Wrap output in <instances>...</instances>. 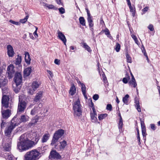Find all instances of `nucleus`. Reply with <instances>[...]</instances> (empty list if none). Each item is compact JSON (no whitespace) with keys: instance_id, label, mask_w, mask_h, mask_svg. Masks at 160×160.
I'll return each mask as SVG.
<instances>
[{"instance_id":"nucleus-1","label":"nucleus","mask_w":160,"mask_h":160,"mask_svg":"<svg viewBox=\"0 0 160 160\" xmlns=\"http://www.w3.org/2000/svg\"><path fill=\"white\" fill-rule=\"evenodd\" d=\"M44 148V147H39L27 152L24 155V160H38L45 152Z\"/></svg>"},{"instance_id":"nucleus-2","label":"nucleus","mask_w":160,"mask_h":160,"mask_svg":"<svg viewBox=\"0 0 160 160\" xmlns=\"http://www.w3.org/2000/svg\"><path fill=\"white\" fill-rule=\"evenodd\" d=\"M17 147L20 152L26 150L32 147L29 138H27L26 134L22 135L20 137V142L18 143Z\"/></svg>"},{"instance_id":"nucleus-3","label":"nucleus","mask_w":160,"mask_h":160,"mask_svg":"<svg viewBox=\"0 0 160 160\" xmlns=\"http://www.w3.org/2000/svg\"><path fill=\"white\" fill-rule=\"evenodd\" d=\"M22 76L20 73H15L14 79L15 83L13 84L12 87L13 90L16 93L18 92L21 89V86L20 84L22 82Z\"/></svg>"},{"instance_id":"nucleus-4","label":"nucleus","mask_w":160,"mask_h":160,"mask_svg":"<svg viewBox=\"0 0 160 160\" xmlns=\"http://www.w3.org/2000/svg\"><path fill=\"white\" fill-rule=\"evenodd\" d=\"M27 137L30 140V143L32 144V146L37 144L40 138V134L38 132H31L29 133H26Z\"/></svg>"},{"instance_id":"nucleus-5","label":"nucleus","mask_w":160,"mask_h":160,"mask_svg":"<svg viewBox=\"0 0 160 160\" xmlns=\"http://www.w3.org/2000/svg\"><path fill=\"white\" fill-rule=\"evenodd\" d=\"M64 133V130L62 129H59L56 131L54 133L52 139V140L51 145H55L56 148H58L57 146L55 145L56 143L58 141V139L63 135Z\"/></svg>"},{"instance_id":"nucleus-6","label":"nucleus","mask_w":160,"mask_h":160,"mask_svg":"<svg viewBox=\"0 0 160 160\" xmlns=\"http://www.w3.org/2000/svg\"><path fill=\"white\" fill-rule=\"evenodd\" d=\"M81 105L80 100L78 98L73 104V109L74 111V114L75 116L80 117L81 115Z\"/></svg>"},{"instance_id":"nucleus-7","label":"nucleus","mask_w":160,"mask_h":160,"mask_svg":"<svg viewBox=\"0 0 160 160\" xmlns=\"http://www.w3.org/2000/svg\"><path fill=\"white\" fill-rule=\"evenodd\" d=\"M2 109H3V108H10L12 107V103L10 102L9 97L6 95H3L2 100Z\"/></svg>"},{"instance_id":"nucleus-8","label":"nucleus","mask_w":160,"mask_h":160,"mask_svg":"<svg viewBox=\"0 0 160 160\" xmlns=\"http://www.w3.org/2000/svg\"><path fill=\"white\" fill-rule=\"evenodd\" d=\"M26 104H27L25 101H20L19 100L17 110V114H20L21 113L24 112L26 108Z\"/></svg>"},{"instance_id":"nucleus-9","label":"nucleus","mask_w":160,"mask_h":160,"mask_svg":"<svg viewBox=\"0 0 160 160\" xmlns=\"http://www.w3.org/2000/svg\"><path fill=\"white\" fill-rule=\"evenodd\" d=\"M14 68V67L13 65L12 64L9 65L7 68L6 74L8 75L7 77L9 79L11 78L13 76L15 73Z\"/></svg>"},{"instance_id":"nucleus-10","label":"nucleus","mask_w":160,"mask_h":160,"mask_svg":"<svg viewBox=\"0 0 160 160\" xmlns=\"http://www.w3.org/2000/svg\"><path fill=\"white\" fill-rule=\"evenodd\" d=\"M91 102L92 105L91 107L92 108V112H91L90 113L91 118L92 120V122L95 123L98 122V120L97 118V114L95 109L94 108V104L92 102V100H91Z\"/></svg>"},{"instance_id":"nucleus-11","label":"nucleus","mask_w":160,"mask_h":160,"mask_svg":"<svg viewBox=\"0 0 160 160\" xmlns=\"http://www.w3.org/2000/svg\"><path fill=\"white\" fill-rule=\"evenodd\" d=\"M40 84V82L38 81L33 82L32 83L31 87L29 88V90L28 91V93L32 95L37 89L39 87Z\"/></svg>"},{"instance_id":"nucleus-12","label":"nucleus","mask_w":160,"mask_h":160,"mask_svg":"<svg viewBox=\"0 0 160 160\" xmlns=\"http://www.w3.org/2000/svg\"><path fill=\"white\" fill-rule=\"evenodd\" d=\"M8 80L5 77L2 75L0 73V87H3L7 85Z\"/></svg>"},{"instance_id":"nucleus-13","label":"nucleus","mask_w":160,"mask_h":160,"mask_svg":"<svg viewBox=\"0 0 160 160\" xmlns=\"http://www.w3.org/2000/svg\"><path fill=\"white\" fill-rule=\"evenodd\" d=\"M7 54L9 57H12L14 56L15 52L12 46L10 45L7 46Z\"/></svg>"},{"instance_id":"nucleus-14","label":"nucleus","mask_w":160,"mask_h":160,"mask_svg":"<svg viewBox=\"0 0 160 160\" xmlns=\"http://www.w3.org/2000/svg\"><path fill=\"white\" fill-rule=\"evenodd\" d=\"M58 38L63 42L65 45H66L67 40L65 35L59 30L58 31Z\"/></svg>"},{"instance_id":"nucleus-15","label":"nucleus","mask_w":160,"mask_h":160,"mask_svg":"<svg viewBox=\"0 0 160 160\" xmlns=\"http://www.w3.org/2000/svg\"><path fill=\"white\" fill-rule=\"evenodd\" d=\"M21 123V122L20 118H17L16 116H15L12 120L11 124L15 127L16 126L20 124Z\"/></svg>"},{"instance_id":"nucleus-16","label":"nucleus","mask_w":160,"mask_h":160,"mask_svg":"<svg viewBox=\"0 0 160 160\" xmlns=\"http://www.w3.org/2000/svg\"><path fill=\"white\" fill-rule=\"evenodd\" d=\"M51 158L53 159H60L61 157L59 154L55 150L52 151L49 156Z\"/></svg>"},{"instance_id":"nucleus-17","label":"nucleus","mask_w":160,"mask_h":160,"mask_svg":"<svg viewBox=\"0 0 160 160\" xmlns=\"http://www.w3.org/2000/svg\"><path fill=\"white\" fill-rule=\"evenodd\" d=\"M2 113L3 118H7L10 117L11 114V110L8 109L4 110L2 109Z\"/></svg>"},{"instance_id":"nucleus-18","label":"nucleus","mask_w":160,"mask_h":160,"mask_svg":"<svg viewBox=\"0 0 160 160\" xmlns=\"http://www.w3.org/2000/svg\"><path fill=\"white\" fill-rule=\"evenodd\" d=\"M42 105L41 103H39L38 106L35 107L32 110L31 112V114L32 115H35L36 113H38L40 108L42 107Z\"/></svg>"},{"instance_id":"nucleus-19","label":"nucleus","mask_w":160,"mask_h":160,"mask_svg":"<svg viewBox=\"0 0 160 160\" xmlns=\"http://www.w3.org/2000/svg\"><path fill=\"white\" fill-rule=\"evenodd\" d=\"M15 128L14 126L11 124L10 125L8 126L5 131V134L6 136H8L10 135V134L12 130Z\"/></svg>"},{"instance_id":"nucleus-20","label":"nucleus","mask_w":160,"mask_h":160,"mask_svg":"<svg viewBox=\"0 0 160 160\" xmlns=\"http://www.w3.org/2000/svg\"><path fill=\"white\" fill-rule=\"evenodd\" d=\"M50 134L48 133H45L42 136L41 139V142L44 143L47 141L50 137Z\"/></svg>"},{"instance_id":"nucleus-21","label":"nucleus","mask_w":160,"mask_h":160,"mask_svg":"<svg viewBox=\"0 0 160 160\" xmlns=\"http://www.w3.org/2000/svg\"><path fill=\"white\" fill-rule=\"evenodd\" d=\"M32 71L31 68L28 67L25 69L23 73L24 76L27 77L29 76Z\"/></svg>"},{"instance_id":"nucleus-22","label":"nucleus","mask_w":160,"mask_h":160,"mask_svg":"<svg viewBox=\"0 0 160 160\" xmlns=\"http://www.w3.org/2000/svg\"><path fill=\"white\" fill-rule=\"evenodd\" d=\"M130 9V11L132 13L133 17H135L136 13L135 8L134 6H132L131 4L128 5Z\"/></svg>"},{"instance_id":"nucleus-23","label":"nucleus","mask_w":160,"mask_h":160,"mask_svg":"<svg viewBox=\"0 0 160 160\" xmlns=\"http://www.w3.org/2000/svg\"><path fill=\"white\" fill-rule=\"evenodd\" d=\"M128 84L130 86H132L134 88H136L137 86V83L135 78L131 79L128 82Z\"/></svg>"},{"instance_id":"nucleus-24","label":"nucleus","mask_w":160,"mask_h":160,"mask_svg":"<svg viewBox=\"0 0 160 160\" xmlns=\"http://www.w3.org/2000/svg\"><path fill=\"white\" fill-rule=\"evenodd\" d=\"M25 59L26 63L30 64L31 60L29 54L28 52H26L25 54Z\"/></svg>"},{"instance_id":"nucleus-25","label":"nucleus","mask_w":160,"mask_h":160,"mask_svg":"<svg viewBox=\"0 0 160 160\" xmlns=\"http://www.w3.org/2000/svg\"><path fill=\"white\" fill-rule=\"evenodd\" d=\"M20 119L22 122H25L28 120V117L25 115H22L20 116Z\"/></svg>"},{"instance_id":"nucleus-26","label":"nucleus","mask_w":160,"mask_h":160,"mask_svg":"<svg viewBox=\"0 0 160 160\" xmlns=\"http://www.w3.org/2000/svg\"><path fill=\"white\" fill-rule=\"evenodd\" d=\"M42 95V92H39L36 94L35 97L34 99V101L37 102L41 98Z\"/></svg>"},{"instance_id":"nucleus-27","label":"nucleus","mask_w":160,"mask_h":160,"mask_svg":"<svg viewBox=\"0 0 160 160\" xmlns=\"http://www.w3.org/2000/svg\"><path fill=\"white\" fill-rule=\"evenodd\" d=\"M59 145V149L60 150L63 149L67 145V143L65 140H63L60 142Z\"/></svg>"},{"instance_id":"nucleus-28","label":"nucleus","mask_w":160,"mask_h":160,"mask_svg":"<svg viewBox=\"0 0 160 160\" xmlns=\"http://www.w3.org/2000/svg\"><path fill=\"white\" fill-rule=\"evenodd\" d=\"M87 20L89 24V27H93L94 25L92 17H88Z\"/></svg>"},{"instance_id":"nucleus-29","label":"nucleus","mask_w":160,"mask_h":160,"mask_svg":"<svg viewBox=\"0 0 160 160\" xmlns=\"http://www.w3.org/2000/svg\"><path fill=\"white\" fill-rule=\"evenodd\" d=\"M82 86V91L85 97H86L87 95L86 92V87L85 85L82 83H80Z\"/></svg>"},{"instance_id":"nucleus-30","label":"nucleus","mask_w":160,"mask_h":160,"mask_svg":"<svg viewBox=\"0 0 160 160\" xmlns=\"http://www.w3.org/2000/svg\"><path fill=\"white\" fill-rule=\"evenodd\" d=\"M76 92V88L73 84L70 88V89L69 90V93L72 95H74Z\"/></svg>"},{"instance_id":"nucleus-31","label":"nucleus","mask_w":160,"mask_h":160,"mask_svg":"<svg viewBox=\"0 0 160 160\" xmlns=\"http://www.w3.org/2000/svg\"><path fill=\"white\" fill-rule=\"evenodd\" d=\"M82 44L83 45V48H85V49L88 51L89 52H91L92 50L90 48L85 42H83L82 43Z\"/></svg>"},{"instance_id":"nucleus-32","label":"nucleus","mask_w":160,"mask_h":160,"mask_svg":"<svg viewBox=\"0 0 160 160\" xmlns=\"http://www.w3.org/2000/svg\"><path fill=\"white\" fill-rule=\"evenodd\" d=\"M21 56L19 55L17 56V58L16 59L15 63L16 65H18L21 63Z\"/></svg>"},{"instance_id":"nucleus-33","label":"nucleus","mask_w":160,"mask_h":160,"mask_svg":"<svg viewBox=\"0 0 160 160\" xmlns=\"http://www.w3.org/2000/svg\"><path fill=\"white\" fill-rule=\"evenodd\" d=\"M129 97V96L128 94H126L125 97L123 98L122 101L125 104L127 105L128 104V98Z\"/></svg>"},{"instance_id":"nucleus-34","label":"nucleus","mask_w":160,"mask_h":160,"mask_svg":"<svg viewBox=\"0 0 160 160\" xmlns=\"http://www.w3.org/2000/svg\"><path fill=\"white\" fill-rule=\"evenodd\" d=\"M79 21L80 23L83 26L86 25L85 20L83 17H81L79 18Z\"/></svg>"},{"instance_id":"nucleus-35","label":"nucleus","mask_w":160,"mask_h":160,"mask_svg":"<svg viewBox=\"0 0 160 160\" xmlns=\"http://www.w3.org/2000/svg\"><path fill=\"white\" fill-rule=\"evenodd\" d=\"M130 78L129 75H127L126 77L124 78L122 80V82L125 84H126L129 82Z\"/></svg>"},{"instance_id":"nucleus-36","label":"nucleus","mask_w":160,"mask_h":160,"mask_svg":"<svg viewBox=\"0 0 160 160\" xmlns=\"http://www.w3.org/2000/svg\"><path fill=\"white\" fill-rule=\"evenodd\" d=\"M4 150L6 151H8L11 149V145L10 144L8 143L3 146Z\"/></svg>"},{"instance_id":"nucleus-37","label":"nucleus","mask_w":160,"mask_h":160,"mask_svg":"<svg viewBox=\"0 0 160 160\" xmlns=\"http://www.w3.org/2000/svg\"><path fill=\"white\" fill-rule=\"evenodd\" d=\"M136 130H137V139H138V144L139 145H140L141 144V142H140V137L139 130L138 128H136Z\"/></svg>"},{"instance_id":"nucleus-38","label":"nucleus","mask_w":160,"mask_h":160,"mask_svg":"<svg viewBox=\"0 0 160 160\" xmlns=\"http://www.w3.org/2000/svg\"><path fill=\"white\" fill-rule=\"evenodd\" d=\"M127 58V61L128 62L131 63L132 62V58H131L130 57V56L128 54V52H126L125 54Z\"/></svg>"},{"instance_id":"nucleus-39","label":"nucleus","mask_w":160,"mask_h":160,"mask_svg":"<svg viewBox=\"0 0 160 160\" xmlns=\"http://www.w3.org/2000/svg\"><path fill=\"white\" fill-rule=\"evenodd\" d=\"M131 36L132 38L134 39L136 43L137 44V45H138V44H139V42H138L137 38L136 36L133 34H131Z\"/></svg>"},{"instance_id":"nucleus-40","label":"nucleus","mask_w":160,"mask_h":160,"mask_svg":"<svg viewBox=\"0 0 160 160\" xmlns=\"http://www.w3.org/2000/svg\"><path fill=\"white\" fill-rule=\"evenodd\" d=\"M121 48V46L118 43H116L115 46V49L117 52H119Z\"/></svg>"},{"instance_id":"nucleus-41","label":"nucleus","mask_w":160,"mask_h":160,"mask_svg":"<svg viewBox=\"0 0 160 160\" xmlns=\"http://www.w3.org/2000/svg\"><path fill=\"white\" fill-rule=\"evenodd\" d=\"M28 15H27L26 17L24 19H21L20 20V22L21 23H24L27 21L28 18Z\"/></svg>"},{"instance_id":"nucleus-42","label":"nucleus","mask_w":160,"mask_h":160,"mask_svg":"<svg viewBox=\"0 0 160 160\" xmlns=\"http://www.w3.org/2000/svg\"><path fill=\"white\" fill-rule=\"evenodd\" d=\"M107 115L108 114L106 113L103 114H101L98 116V119L100 120L103 118H104L107 116Z\"/></svg>"},{"instance_id":"nucleus-43","label":"nucleus","mask_w":160,"mask_h":160,"mask_svg":"<svg viewBox=\"0 0 160 160\" xmlns=\"http://www.w3.org/2000/svg\"><path fill=\"white\" fill-rule=\"evenodd\" d=\"M123 125V122L122 118L119 119V121L118 123V128L119 129H122Z\"/></svg>"},{"instance_id":"nucleus-44","label":"nucleus","mask_w":160,"mask_h":160,"mask_svg":"<svg viewBox=\"0 0 160 160\" xmlns=\"http://www.w3.org/2000/svg\"><path fill=\"white\" fill-rule=\"evenodd\" d=\"M142 136L143 137L144 139L146 140V136L147 133L146 132V129H142Z\"/></svg>"},{"instance_id":"nucleus-45","label":"nucleus","mask_w":160,"mask_h":160,"mask_svg":"<svg viewBox=\"0 0 160 160\" xmlns=\"http://www.w3.org/2000/svg\"><path fill=\"white\" fill-rule=\"evenodd\" d=\"M141 49L142 52L143 53L144 55V56L146 57L148 59V56L146 52V51L144 48L143 46H142V47Z\"/></svg>"},{"instance_id":"nucleus-46","label":"nucleus","mask_w":160,"mask_h":160,"mask_svg":"<svg viewBox=\"0 0 160 160\" xmlns=\"http://www.w3.org/2000/svg\"><path fill=\"white\" fill-rule=\"evenodd\" d=\"M2 91L3 93H6L8 92V89L6 87H2Z\"/></svg>"},{"instance_id":"nucleus-47","label":"nucleus","mask_w":160,"mask_h":160,"mask_svg":"<svg viewBox=\"0 0 160 160\" xmlns=\"http://www.w3.org/2000/svg\"><path fill=\"white\" fill-rule=\"evenodd\" d=\"M140 122L142 129H146L145 126L144 121L140 119Z\"/></svg>"},{"instance_id":"nucleus-48","label":"nucleus","mask_w":160,"mask_h":160,"mask_svg":"<svg viewBox=\"0 0 160 160\" xmlns=\"http://www.w3.org/2000/svg\"><path fill=\"white\" fill-rule=\"evenodd\" d=\"M13 157L12 155L11 154H8V155L6 157L7 160H12L13 159Z\"/></svg>"},{"instance_id":"nucleus-49","label":"nucleus","mask_w":160,"mask_h":160,"mask_svg":"<svg viewBox=\"0 0 160 160\" xmlns=\"http://www.w3.org/2000/svg\"><path fill=\"white\" fill-rule=\"evenodd\" d=\"M106 109L107 110L111 111L112 109V107L111 104H108L107 106Z\"/></svg>"},{"instance_id":"nucleus-50","label":"nucleus","mask_w":160,"mask_h":160,"mask_svg":"<svg viewBox=\"0 0 160 160\" xmlns=\"http://www.w3.org/2000/svg\"><path fill=\"white\" fill-rule=\"evenodd\" d=\"M135 107L138 112H141V108L139 104L135 105Z\"/></svg>"},{"instance_id":"nucleus-51","label":"nucleus","mask_w":160,"mask_h":160,"mask_svg":"<svg viewBox=\"0 0 160 160\" xmlns=\"http://www.w3.org/2000/svg\"><path fill=\"white\" fill-rule=\"evenodd\" d=\"M102 31L105 32L106 35H108L110 33L109 30L107 28H106L104 30H102Z\"/></svg>"},{"instance_id":"nucleus-52","label":"nucleus","mask_w":160,"mask_h":160,"mask_svg":"<svg viewBox=\"0 0 160 160\" xmlns=\"http://www.w3.org/2000/svg\"><path fill=\"white\" fill-rule=\"evenodd\" d=\"M59 11L60 12V13L61 14H63L65 13V10L64 9L62 8L61 7L58 9Z\"/></svg>"},{"instance_id":"nucleus-53","label":"nucleus","mask_w":160,"mask_h":160,"mask_svg":"<svg viewBox=\"0 0 160 160\" xmlns=\"http://www.w3.org/2000/svg\"><path fill=\"white\" fill-rule=\"evenodd\" d=\"M9 22L12 24H14L16 25H19V23L18 22H15V21H13L12 20H10L9 21Z\"/></svg>"},{"instance_id":"nucleus-54","label":"nucleus","mask_w":160,"mask_h":160,"mask_svg":"<svg viewBox=\"0 0 160 160\" xmlns=\"http://www.w3.org/2000/svg\"><path fill=\"white\" fill-rule=\"evenodd\" d=\"M148 28L150 30V31H152L154 30L153 26L151 24H150L149 25V26L148 27Z\"/></svg>"},{"instance_id":"nucleus-55","label":"nucleus","mask_w":160,"mask_h":160,"mask_svg":"<svg viewBox=\"0 0 160 160\" xmlns=\"http://www.w3.org/2000/svg\"><path fill=\"white\" fill-rule=\"evenodd\" d=\"M134 102L135 105L139 104V101L138 98L137 97H135L134 98Z\"/></svg>"},{"instance_id":"nucleus-56","label":"nucleus","mask_w":160,"mask_h":160,"mask_svg":"<svg viewBox=\"0 0 160 160\" xmlns=\"http://www.w3.org/2000/svg\"><path fill=\"white\" fill-rule=\"evenodd\" d=\"M99 98V96L98 94H95L93 95V98L95 100H97Z\"/></svg>"},{"instance_id":"nucleus-57","label":"nucleus","mask_w":160,"mask_h":160,"mask_svg":"<svg viewBox=\"0 0 160 160\" xmlns=\"http://www.w3.org/2000/svg\"><path fill=\"white\" fill-rule=\"evenodd\" d=\"M6 125V123L4 122L3 121H2V122L1 124V128L2 129Z\"/></svg>"},{"instance_id":"nucleus-58","label":"nucleus","mask_w":160,"mask_h":160,"mask_svg":"<svg viewBox=\"0 0 160 160\" xmlns=\"http://www.w3.org/2000/svg\"><path fill=\"white\" fill-rule=\"evenodd\" d=\"M150 126H151V129L153 130H155L156 129V128L155 125L154 124H151Z\"/></svg>"},{"instance_id":"nucleus-59","label":"nucleus","mask_w":160,"mask_h":160,"mask_svg":"<svg viewBox=\"0 0 160 160\" xmlns=\"http://www.w3.org/2000/svg\"><path fill=\"white\" fill-rule=\"evenodd\" d=\"M148 10V7H146L142 10V11L144 13L146 12H147Z\"/></svg>"},{"instance_id":"nucleus-60","label":"nucleus","mask_w":160,"mask_h":160,"mask_svg":"<svg viewBox=\"0 0 160 160\" xmlns=\"http://www.w3.org/2000/svg\"><path fill=\"white\" fill-rule=\"evenodd\" d=\"M49 9H54V6L52 5H48V7Z\"/></svg>"},{"instance_id":"nucleus-61","label":"nucleus","mask_w":160,"mask_h":160,"mask_svg":"<svg viewBox=\"0 0 160 160\" xmlns=\"http://www.w3.org/2000/svg\"><path fill=\"white\" fill-rule=\"evenodd\" d=\"M47 72L48 73V74H49L50 77L51 78H52L53 76V74L52 72L51 71L49 70H47Z\"/></svg>"},{"instance_id":"nucleus-62","label":"nucleus","mask_w":160,"mask_h":160,"mask_svg":"<svg viewBox=\"0 0 160 160\" xmlns=\"http://www.w3.org/2000/svg\"><path fill=\"white\" fill-rule=\"evenodd\" d=\"M54 63L57 65L60 64V60L58 59H55L54 60Z\"/></svg>"},{"instance_id":"nucleus-63","label":"nucleus","mask_w":160,"mask_h":160,"mask_svg":"<svg viewBox=\"0 0 160 160\" xmlns=\"http://www.w3.org/2000/svg\"><path fill=\"white\" fill-rule=\"evenodd\" d=\"M56 2H57V4H58L60 5L61 4H62L61 2V0H55Z\"/></svg>"},{"instance_id":"nucleus-64","label":"nucleus","mask_w":160,"mask_h":160,"mask_svg":"<svg viewBox=\"0 0 160 160\" xmlns=\"http://www.w3.org/2000/svg\"><path fill=\"white\" fill-rule=\"evenodd\" d=\"M107 36V37L109 38L110 39H111V40H112L113 39V38H112V37L111 36L110 33H109V34H108Z\"/></svg>"}]
</instances>
